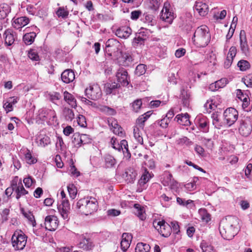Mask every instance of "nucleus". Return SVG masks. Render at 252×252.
<instances>
[{
	"label": "nucleus",
	"instance_id": "58836bf2",
	"mask_svg": "<svg viewBox=\"0 0 252 252\" xmlns=\"http://www.w3.org/2000/svg\"><path fill=\"white\" fill-rule=\"evenodd\" d=\"M202 252H216L213 246L205 241H202L200 244Z\"/></svg>",
	"mask_w": 252,
	"mask_h": 252
},
{
	"label": "nucleus",
	"instance_id": "6e6d98bb",
	"mask_svg": "<svg viewBox=\"0 0 252 252\" xmlns=\"http://www.w3.org/2000/svg\"><path fill=\"white\" fill-rule=\"evenodd\" d=\"M142 105V101L140 99H138L134 101L132 105V107L133 108V110L137 112L140 108L141 106Z\"/></svg>",
	"mask_w": 252,
	"mask_h": 252
},
{
	"label": "nucleus",
	"instance_id": "4be33fe9",
	"mask_svg": "<svg viewBox=\"0 0 252 252\" xmlns=\"http://www.w3.org/2000/svg\"><path fill=\"white\" fill-rule=\"evenodd\" d=\"M189 119V115L188 113H185L177 115L175 119L179 124L188 126L191 124Z\"/></svg>",
	"mask_w": 252,
	"mask_h": 252
},
{
	"label": "nucleus",
	"instance_id": "a19ab883",
	"mask_svg": "<svg viewBox=\"0 0 252 252\" xmlns=\"http://www.w3.org/2000/svg\"><path fill=\"white\" fill-rule=\"evenodd\" d=\"M237 66L241 71H246L250 67V64L247 61L242 60L238 62Z\"/></svg>",
	"mask_w": 252,
	"mask_h": 252
},
{
	"label": "nucleus",
	"instance_id": "3c124183",
	"mask_svg": "<svg viewBox=\"0 0 252 252\" xmlns=\"http://www.w3.org/2000/svg\"><path fill=\"white\" fill-rule=\"evenodd\" d=\"M110 143L113 148L120 151V144L119 143L118 140L116 138L113 137L111 139Z\"/></svg>",
	"mask_w": 252,
	"mask_h": 252
},
{
	"label": "nucleus",
	"instance_id": "e433bc0d",
	"mask_svg": "<svg viewBox=\"0 0 252 252\" xmlns=\"http://www.w3.org/2000/svg\"><path fill=\"white\" fill-rule=\"evenodd\" d=\"M77 138L78 140L80 139V142L82 143V145L90 143L91 142V139L90 138L89 135L87 134H81L80 135L78 133H75V139Z\"/></svg>",
	"mask_w": 252,
	"mask_h": 252
},
{
	"label": "nucleus",
	"instance_id": "423d86ee",
	"mask_svg": "<svg viewBox=\"0 0 252 252\" xmlns=\"http://www.w3.org/2000/svg\"><path fill=\"white\" fill-rule=\"evenodd\" d=\"M160 19L169 24H171L174 19V13L171 9V5L169 1L164 3L163 7L160 12Z\"/></svg>",
	"mask_w": 252,
	"mask_h": 252
},
{
	"label": "nucleus",
	"instance_id": "f257e3e1",
	"mask_svg": "<svg viewBox=\"0 0 252 252\" xmlns=\"http://www.w3.org/2000/svg\"><path fill=\"white\" fill-rule=\"evenodd\" d=\"M238 219L234 216H227L220 224V232L226 240L232 239L238 231Z\"/></svg>",
	"mask_w": 252,
	"mask_h": 252
},
{
	"label": "nucleus",
	"instance_id": "6e6552de",
	"mask_svg": "<svg viewBox=\"0 0 252 252\" xmlns=\"http://www.w3.org/2000/svg\"><path fill=\"white\" fill-rule=\"evenodd\" d=\"M85 94L87 97L92 100H96L101 96L100 88L97 84L90 86L85 90Z\"/></svg>",
	"mask_w": 252,
	"mask_h": 252
},
{
	"label": "nucleus",
	"instance_id": "cd10ccee",
	"mask_svg": "<svg viewBox=\"0 0 252 252\" xmlns=\"http://www.w3.org/2000/svg\"><path fill=\"white\" fill-rule=\"evenodd\" d=\"M143 129V128L135 126L133 128V136L137 142L140 144H143V139L142 136Z\"/></svg>",
	"mask_w": 252,
	"mask_h": 252
},
{
	"label": "nucleus",
	"instance_id": "ddd939ff",
	"mask_svg": "<svg viewBox=\"0 0 252 252\" xmlns=\"http://www.w3.org/2000/svg\"><path fill=\"white\" fill-rule=\"evenodd\" d=\"M116 77L118 82L124 86H126L128 84L127 79V72L124 68H120L118 69Z\"/></svg>",
	"mask_w": 252,
	"mask_h": 252
},
{
	"label": "nucleus",
	"instance_id": "dca6fc26",
	"mask_svg": "<svg viewBox=\"0 0 252 252\" xmlns=\"http://www.w3.org/2000/svg\"><path fill=\"white\" fill-rule=\"evenodd\" d=\"M131 32L132 30L129 27L124 26L117 29L115 34L120 38H127L130 36Z\"/></svg>",
	"mask_w": 252,
	"mask_h": 252
},
{
	"label": "nucleus",
	"instance_id": "09e8293b",
	"mask_svg": "<svg viewBox=\"0 0 252 252\" xmlns=\"http://www.w3.org/2000/svg\"><path fill=\"white\" fill-rule=\"evenodd\" d=\"M237 53V48L235 46H231L227 53V56L228 58L231 59L233 60Z\"/></svg>",
	"mask_w": 252,
	"mask_h": 252
},
{
	"label": "nucleus",
	"instance_id": "393cba45",
	"mask_svg": "<svg viewBox=\"0 0 252 252\" xmlns=\"http://www.w3.org/2000/svg\"><path fill=\"white\" fill-rule=\"evenodd\" d=\"M87 197L80 199L76 203V207L82 214L86 215Z\"/></svg>",
	"mask_w": 252,
	"mask_h": 252
},
{
	"label": "nucleus",
	"instance_id": "774afa93",
	"mask_svg": "<svg viewBox=\"0 0 252 252\" xmlns=\"http://www.w3.org/2000/svg\"><path fill=\"white\" fill-rule=\"evenodd\" d=\"M244 83L247 87L252 88V74H250L247 77Z\"/></svg>",
	"mask_w": 252,
	"mask_h": 252
},
{
	"label": "nucleus",
	"instance_id": "4468645a",
	"mask_svg": "<svg viewBox=\"0 0 252 252\" xmlns=\"http://www.w3.org/2000/svg\"><path fill=\"white\" fill-rule=\"evenodd\" d=\"M132 239V235L128 233H124L122 236L121 247L124 252H126L129 247Z\"/></svg>",
	"mask_w": 252,
	"mask_h": 252
},
{
	"label": "nucleus",
	"instance_id": "5fc2aeb1",
	"mask_svg": "<svg viewBox=\"0 0 252 252\" xmlns=\"http://www.w3.org/2000/svg\"><path fill=\"white\" fill-rule=\"evenodd\" d=\"M197 179V178H196L194 179L193 182H191L190 183L186 184L185 185V187L186 188V189L189 190H194L196 188L195 182H196Z\"/></svg>",
	"mask_w": 252,
	"mask_h": 252
},
{
	"label": "nucleus",
	"instance_id": "c9c22d12",
	"mask_svg": "<svg viewBox=\"0 0 252 252\" xmlns=\"http://www.w3.org/2000/svg\"><path fill=\"white\" fill-rule=\"evenodd\" d=\"M126 180H128L129 182H131L135 179L137 173L136 171L132 168H129L126 169L125 172Z\"/></svg>",
	"mask_w": 252,
	"mask_h": 252
},
{
	"label": "nucleus",
	"instance_id": "79ce46f5",
	"mask_svg": "<svg viewBox=\"0 0 252 252\" xmlns=\"http://www.w3.org/2000/svg\"><path fill=\"white\" fill-rule=\"evenodd\" d=\"M172 175L169 172H165L164 174V178L162 181L164 186L169 185V184L173 180Z\"/></svg>",
	"mask_w": 252,
	"mask_h": 252
},
{
	"label": "nucleus",
	"instance_id": "39448f33",
	"mask_svg": "<svg viewBox=\"0 0 252 252\" xmlns=\"http://www.w3.org/2000/svg\"><path fill=\"white\" fill-rule=\"evenodd\" d=\"M61 195L62 199V203L58 206V209L63 218L66 219L68 218L70 210V204L66 198V194L63 190H61Z\"/></svg>",
	"mask_w": 252,
	"mask_h": 252
},
{
	"label": "nucleus",
	"instance_id": "72a5a7b5",
	"mask_svg": "<svg viewBox=\"0 0 252 252\" xmlns=\"http://www.w3.org/2000/svg\"><path fill=\"white\" fill-rule=\"evenodd\" d=\"M10 12V8L6 4L0 6V20L4 19Z\"/></svg>",
	"mask_w": 252,
	"mask_h": 252
},
{
	"label": "nucleus",
	"instance_id": "412c9836",
	"mask_svg": "<svg viewBox=\"0 0 252 252\" xmlns=\"http://www.w3.org/2000/svg\"><path fill=\"white\" fill-rule=\"evenodd\" d=\"M194 8L198 12L200 15L204 16L208 14V6L205 3L198 1L196 3Z\"/></svg>",
	"mask_w": 252,
	"mask_h": 252
},
{
	"label": "nucleus",
	"instance_id": "a211bd4d",
	"mask_svg": "<svg viewBox=\"0 0 252 252\" xmlns=\"http://www.w3.org/2000/svg\"><path fill=\"white\" fill-rule=\"evenodd\" d=\"M29 21V19L27 17H21L13 21L12 26L15 29L19 30L26 26Z\"/></svg>",
	"mask_w": 252,
	"mask_h": 252
},
{
	"label": "nucleus",
	"instance_id": "7c9ffc66",
	"mask_svg": "<svg viewBox=\"0 0 252 252\" xmlns=\"http://www.w3.org/2000/svg\"><path fill=\"white\" fill-rule=\"evenodd\" d=\"M152 176L151 174L145 169L144 173L142 174L140 179L138 181L139 184L142 186L147 183L149 180L151 178Z\"/></svg>",
	"mask_w": 252,
	"mask_h": 252
},
{
	"label": "nucleus",
	"instance_id": "2f4dec72",
	"mask_svg": "<svg viewBox=\"0 0 252 252\" xmlns=\"http://www.w3.org/2000/svg\"><path fill=\"white\" fill-rule=\"evenodd\" d=\"M150 249L149 245L143 243H138L135 249V252H149Z\"/></svg>",
	"mask_w": 252,
	"mask_h": 252
},
{
	"label": "nucleus",
	"instance_id": "aec40b11",
	"mask_svg": "<svg viewBox=\"0 0 252 252\" xmlns=\"http://www.w3.org/2000/svg\"><path fill=\"white\" fill-rule=\"evenodd\" d=\"M108 122L109 126H111V129L114 134L121 136L123 135V128L118 124L116 120L111 119L108 120Z\"/></svg>",
	"mask_w": 252,
	"mask_h": 252
},
{
	"label": "nucleus",
	"instance_id": "0eeeda50",
	"mask_svg": "<svg viewBox=\"0 0 252 252\" xmlns=\"http://www.w3.org/2000/svg\"><path fill=\"white\" fill-rule=\"evenodd\" d=\"M153 225L162 236L167 237L170 235L171 227L164 220L155 221Z\"/></svg>",
	"mask_w": 252,
	"mask_h": 252
},
{
	"label": "nucleus",
	"instance_id": "7ed1b4c3",
	"mask_svg": "<svg viewBox=\"0 0 252 252\" xmlns=\"http://www.w3.org/2000/svg\"><path fill=\"white\" fill-rule=\"evenodd\" d=\"M105 52L108 56L119 59L122 55V45L117 39H109L105 43Z\"/></svg>",
	"mask_w": 252,
	"mask_h": 252
},
{
	"label": "nucleus",
	"instance_id": "9b49d317",
	"mask_svg": "<svg viewBox=\"0 0 252 252\" xmlns=\"http://www.w3.org/2000/svg\"><path fill=\"white\" fill-rule=\"evenodd\" d=\"M81 239L80 242L77 244L78 248L85 251H89L92 250L94 245L91 239L86 238L84 235L81 236Z\"/></svg>",
	"mask_w": 252,
	"mask_h": 252
},
{
	"label": "nucleus",
	"instance_id": "603ef678",
	"mask_svg": "<svg viewBox=\"0 0 252 252\" xmlns=\"http://www.w3.org/2000/svg\"><path fill=\"white\" fill-rule=\"evenodd\" d=\"M208 123L206 118H204L200 120L199 126L201 128L204 129L206 131L208 130Z\"/></svg>",
	"mask_w": 252,
	"mask_h": 252
},
{
	"label": "nucleus",
	"instance_id": "2eb2a0df",
	"mask_svg": "<svg viewBox=\"0 0 252 252\" xmlns=\"http://www.w3.org/2000/svg\"><path fill=\"white\" fill-rule=\"evenodd\" d=\"M240 48L242 52L247 54L249 51V46L246 38V32L244 30H241L240 32Z\"/></svg>",
	"mask_w": 252,
	"mask_h": 252
},
{
	"label": "nucleus",
	"instance_id": "5701e85b",
	"mask_svg": "<svg viewBox=\"0 0 252 252\" xmlns=\"http://www.w3.org/2000/svg\"><path fill=\"white\" fill-rule=\"evenodd\" d=\"M252 126L248 124L242 122L239 128V132L242 135L244 136H248L251 132Z\"/></svg>",
	"mask_w": 252,
	"mask_h": 252
},
{
	"label": "nucleus",
	"instance_id": "20e7f679",
	"mask_svg": "<svg viewBox=\"0 0 252 252\" xmlns=\"http://www.w3.org/2000/svg\"><path fill=\"white\" fill-rule=\"evenodd\" d=\"M27 241V237L21 230L15 231L11 238L12 246L16 250H23Z\"/></svg>",
	"mask_w": 252,
	"mask_h": 252
},
{
	"label": "nucleus",
	"instance_id": "a878e982",
	"mask_svg": "<svg viewBox=\"0 0 252 252\" xmlns=\"http://www.w3.org/2000/svg\"><path fill=\"white\" fill-rule=\"evenodd\" d=\"M64 100L72 107H75L77 105L76 101L72 94L67 91L63 93Z\"/></svg>",
	"mask_w": 252,
	"mask_h": 252
},
{
	"label": "nucleus",
	"instance_id": "473e14b6",
	"mask_svg": "<svg viewBox=\"0 0 252 252\" xmlns=\"http://www.w3.org/2000/svg\"><path fill=\"white\" fill-rule=\"evenodd\" d=\"M105 165L107 168H111L116 164V160L110 155H106L104 158Z\"/></svg>",
	"mask_w": 252,
	"mask_h": 252
},
{
	"label": "nucleus",
	"instance_id": "f704fd0d",
	"mask_svg": "<svg viewBox=\"0 0 252 252\" xmlns=\"http://www.w3.org/2000/svg\"><path fill=\"white\" fill-rule=\"evenodd\" d=\"M120 87V84L116 82L111 83H107L105 85V92L107 94H110L113 93V91L115 89Z\"/></svg>",
	"mask_w": 252,
	"mask_h": 252
},
{
	"label": "nucleus",
	"instance_id": "052dcab7",
	"mask_svg": "<svg viewBox=\"0 0 252 252\" xmlns=\"http://www.w3.org/2000/svg\"><path fill=\"white\" fill-rule=\"evenodd\" d=\"M182 101L184 106L188 107L189 105V96L187 93H182Z\"/></svg>",
	"mask_w": 252,
	"mask_h": 252
},
{
	"label": "nucleus",
	"instance_id": "e2e57ef3",
	"mask_svg": "<svg viewBox=\"0 0 252 252\" xmlns=\"http://www.w3.org/2000/svg\"><path fill=\"white\" fill-rule=\"evenodd\" d=\"M15 180H13L12 182V183L11 184V186L10 187H9L6 189L5 191V194L8 196H10L13 193V191L15 190V187L13 188L14 185H15Z\"/></svg>",
	"mask_w": 252,
	"mask_h": 252
},
{
	"label": "nucleus",
	"instance_id": "69168bd1",
	"mask_svg": "<svg viewBox=\"0 0 252 252\" xmlns=\"http://www.w3.org/2000/svg\"><path fill=\"white\" fill-rule=\"evenodd\" d=\"M216 85L217 86L218 88H223L227 83L226 79H221L220 80L215 82Z\"/></svg>",
	"mask_w": 252,
	"mask_h": 252
},
{
	"label": "nucleus",
	"instance_id": "13d9d810",
	"mask_svg": "<svg viewBox=\"0 0 252 252\" xmlns=\"http://www.w3.org/2000/svg\"><path fill=\"white\" fill-rule=\"evenodd\" d=\"M170 120L166 118H164L158 122V125H159L162 128H166L168 125Z\"/></svg>",
	"mask_w": 252,
	"mask_h": 252
},
{
	"label": "nucleus",
	"instance_id": "4c0bfd02",
	"mask_svg": "<svg viewBox=\"0 0 252 252\" xmlns=\"http://www.w3.org/2000/svg\"><path fill=\"white\" fill-rule=\"evenodd\" d=\"M22 212L23 215L29 221V223L32 224V226H35L36 225V222L33 214L29 211L26 212L22 210Z\"/></svg>",
	"mask_w": 252,
	"mask_h": 252
},
{
	"label": "nucleus",
	"instance_id": "c03bdc74",
	"mask_svg": "<svg viewBox=\"0 0 252 252\" xmlns=\"http://www.w3.org/2000/svg\"><path fill=\"white\" fill-rule=\"evenodd\" d=\"M56 14L59 17L65 18L68 15V12L64 7H61L57 11Z\"/></svg>",
	"mask_w": 252,
	"mask_h": 252
},
{
	"label": "nucleus",
	"instance_id": "680f3d73",
	"mask_svg": "<svg viewBox=\"0 0 252 252\" xmlns=\"http://www.w3.org/2000/svg\"><path fill=\"white\" fill-rule=\"evenodd\" d=\"M120 146H121L120 150H123L124 149H125L126 153H127V154L130 155V153L129 152L128 150L127 142L126 140H123L121 141Z\"/></svg>",
	"mask_w": 252,
	"mask_h": 252
},
{
	"label": "nucleus",
	"instance_id": "f3484780",
	"mask_svg": "<svg viewBox=\"0 0 252 252\" xmlns=\"http://www.w3.org/2000/svg\"><path fill=\"white\" fill-rule=\"evenodd\" d=\"M62 81L66 84L72 82L75 79V74L71 69H66L61 74Z\"/></svg>",
	"mask_w": 252,
	"mask_h": 252
},
{
	"label": "nucleus",
	"instance_id": "864d4df0",
	"mask_svg": "<svg viewBox=\"0 0 252 252\" xmlns=\"http://www.w3.org/2000/svg\"><path fill=\"white\" fill-rule=\"evenodd\" d=\"M25 157L26 162L29 164H33L36 162L35 159L32 157L29 151L25 154Z\"/></svg>",
	"mask_w": 252,
	"mask_h": 252
},
{
	"label": "nucleus",
	"instance_id": "49530a36",
	"mask_svg": "<svg viewBox=\"0 0 252 252\" xmlns=\"http://www.w3.org/2000/svg\"><path fill=\"white\" fill-rule=\"evenodd\" d=\"M150 6L155 10L158 9L160 4L161 0H149Z\"/></svg>",
	"mask_w": 252,
	"mask_h": 252
},
{
	"label": "nucleus",
	"instance_id": "bf43d9fd",
	"mask_svg": "<svg viewBox=\"0 0 252 252\" xmlns=\"http://www.w3.org/2000/svg\"><path fill=\"white\" fill-rule=\"evenodd\" d=\"M50 139L48 136H44L40 140L39 145L41 146L45 147L50 144Z\"/></svg>",
	"mask_w": 252,
	"mask_h": 252
},
{
	"label": "nucleus",
	"instance_id": "f03ea898",
	"mask_svg": "<svg viewBox=\"0 0 252 252\" xmlns=\"http://www.w3.org/2000/svg\"><path fill=\"white\" fill-rule=\"evenodd\" d=\"M211 39L209 29L206 26L198 27L192 38L193 43L198 47H204L208 45Z\"/></svg>",
	"mask_w": 252,
	"mask_h": 252
},
{
	"label": "nucleus",
	"instance_id": "8fccbe9b",
	"mask_svg": "<svg viewBox=\"0 0 252 252\" xmlns=\"http://www.w3.org/2000/svg\"><path fill=\"white\" fill-rule=\"evenodd\" d=\"M77 122L81 127H85L87 126V122L85 117L82 115H79L77 117Z\"/></svg>",
	"mask_w": 252,
	"mask_h": 252
},
{
	"label": "nucleus",
	"instance_id": "9d476101",
	"mask_svg": "<svg viewBox=\"0 0 252 252\" xmlns=\"http://www.w3.org/2000/svg\"><path fill=\"white\" fill-rule=\"evenodd\" d=\"M58 218L54 215H49L45 218L44 225L45 228L49 231H55L59 225Z\"/></svg>",
	"mask_w": 252,
	"mask_h": 252
},
{
	"label": "nucleus",
	"instance_id": "bb28decb",
	"mask_svg": "<svg viewBox=\"0 0 252 252\" xmlns=\"http://www.w3.org/2000/svg\"><path fill=\"white\" fill-rule=\"evenodd\" d=\"M5 44L8 46L11 45L14 42L15 37L10 30H6L4 33Z\"/></svg>",
	"mask_w": 252,
	"mask_h": 252
},
{
	"label": "nucleus",
	"instance_id": "37998d69",
	"mask_svg": "<svg viewBox=\"0 0 252 252\" xmlns=\"http://www.w3.org/2000/svg\"><path fill=\"white\" fill-rule=\"evenodd\" d=\"M146 72V65L143 64L138 65L135 69V73L137 76H141Z\"/></svg>",
	"mask_w": 252,
	"mask_h": 252
},
{
	"label": "nucleus",
	"instance_id": "f8f14e48",
	"mask_svg": "<svg viewBox=\"0 0 252 252\" xmlns=\"http://www.w3.org/2000/svg\"><path fill=\"white\" fill-rule=\"evenodd\" d=\"M86 215H88L95 212L98 208V203L96 199L92 197H87Z\"/></svg>",
	"mask_w": 252,
	"mask_h": 252
},
{
	"label": "nucleus",
	"instance_id": "338daca9",
	"mask_svg": "<svg viewBox=\"0 0 252 252\" xmlns=\"http://www.w3.org/2000/svg\"><path fill=\"white\" fill-rule=\"evenodd\" d=\"M49 95L50 98L52 101L59 100L61 97V94L57 92H54L53 93H51L49 94Z\"/></svg>",
	"mask_w": 252,
	"mask_h": 252
},
{
	"label": "nucleus",
	"instance_id": "6ab92c4d",
	"mask_svg": "<svg viewBox=\"0 0 252 252\" xmlns=\"http://www.w3.org/2000/svg\"><path fill=\"white\" fill-rule=\"evenodd\" d=\"M15 192L16 194V198L17 199H19L21 197L28 194V192L24 188L21 181H20L18 183L15 181Z\"/></svg>",
	"mask_w": 252,
	"mask_h": 252
},
{
	"label": "nucleus",
	"instance_id": "de8ad7c7",
	"mask_svg": "<svg viewBox=\"0 0 252 252\" xmlns=\"http://www.w3.org/2000/svg\"><path fill=\"white\" fill-rule=\"evenodd\" d=\"M28 57L30 59L34 61H39V56L34 50H31L28 53Z\"/></svg>",
	"mask_w": 252,
	"mask_h": 252
},
{
	"label": "nucleus",
	"instance_id": "b1692460",
	"mask_svg": "<svg viewBox=\"0 0 252 252\" xmlns=\"http://www.w3.org/2000/svg\"><path fill=\"white\" fill-rule=\"evenodd\" d=\"M151 114L150 112H147L139 117L136 120L135 126L143 129L145 122L150 117Z\"/></svg>",
	"mask_w": 252,
	"mask_h": 252
},
{
	"label": "nucleus",
	"instance_id": "1a4fd4ad",
	"mask_svg": "<svg viewBox=\"0 0 252 252\" xmlns=\"http://www.w3.org/2000/svg\"><path fill=\"white\" fill-rule=\"evenodd\" d=\"M237 111L232 107L226 109L223 113V116L226 124L230 126L233 125L238 119Z\"/></svg>",
	"mask_w": 252,
	"mask_h": 252
},
{
	"label": "nucleus",
	"instance_id": "0e129e2a",
	"mask_svg": "<svg viewBox=\"0 0 252 252\" xmlns=\"http://www.w3.org/2000/svg\"><path fill=\"white\" fill-rule=\"evenodd\" d=\"M122 57V59H124L123 63L124 65H128L129 63L132 61L131 57L128 55V54H125L121 56Z\"/></svg>",
	"mask_w": 252,
	"mask_h": 252
},
{
	"label": "nucleus",
	"instance_id": "c756f323",
	"mask_svg": "<svg viewBox=\"0 0 252 252\" xmlns=\"http://www.w3.org/2000/svg\"><path fill=\"white\" fill-rule=\"evenodd\" d=\"M36 35L34 32H31L25 34L23 36V40L25 44L31 45L33 42Z\"/></svg>",
	"mask_w": 252,
	"mask_h": 252
},
{
	"label": "nucleus",
	"instance_id": "a18cd8bd",
	"mask_svg": "<svg viewBox=\"0 0 252 252\" xmlns=\"http://www.w3.org/2000/svg\"><path fill=\"white\" fill-rule=\"evenodd\" d=\"M64 113L67 120L71 121L74 118V114L73 111L69 108H65L64 109Z\"/></svg>",
	"mask_w": 252,
	"mask_h": 252
},
{
	"label": "nucleus",
	"instance_id": "ea45409f",
	"mask_svg": "<svg viewBox=\"0 0 252 252\" xmlns=\"http://www.w3.org/2000/svg\"><path fill=\"white\" fill-rule=\"evenodd\" d=\"M70 197L74 199L77 195V190L76 187L73 184H69L67 187Z\"/></svg>",
	"mask_w": 252,
	"mask_h": 252
},
{
	"label": "nucleus",
	"instance_id": "c85d7f7f",
	"mask_svg": "<svg viewBox=\"0 0 252 252\" xmlns=\"http://www.w3.org/2000/svg\"><path fill=\"white\" fill-rule=\"evenodd\" d=\"M134 207L135 209V214L141 220H144L146 217L145 213L144 208L138 204H135Z\"/></svg>",
	"mask_w": 252,
	"mask_h": 252
},
{
	"label": "nucleus",
	"instance_id": "4d7b16f0",
	"mask_svg": "<svg viewBox=\"0 0 252 252\" xmlns=\"http://www.w3.org/2000/svg\"><path fill=\"white\" fill-rule=\"evenodd\" d=\"M3 107L7 113L13 110V105L7 100L3 103Z\"/></svg>",
	"mask_w": 252,
	"mask_h": 252
}]
</instances>
